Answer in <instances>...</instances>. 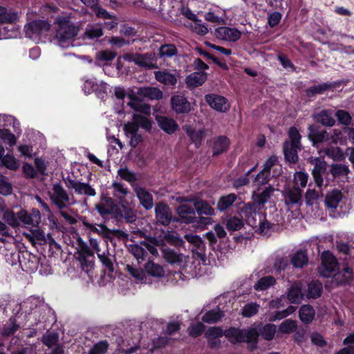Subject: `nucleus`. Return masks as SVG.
Segmentation results:
<instances>
[{
  "instance_id": "nucleus-1",
  "label": "nucleus",
  "mask_w": 354,
  "mask_h": 354,
  "mask_svg": "<svg viewBox=\"0 0 354 354\" xmlns=\"http://www.w3.org/2000/svg\"><path fill=\"white\" fill-rule=\"evenodd\" d=\"M225 337L232 344L247 343L248 349L252 352L257 348L259 333L256 328L241 329L231 326L225 330Z\"/></svg>"
},
{
  "instance_id": "nucleus-2",
  "label": "nucleus",
  "mask_w": 354,
  "mask_h": 354,
  "mask_svg": "<svg viewBox=\"0 0 354 354\" xmlns=\"http://www.w3.org/2000/svg\"><path fill=\"white\" fill-rule=\"evenodd\" d=\"M180 222L185 224H195L203 227L212 223V219L210 217L197 216L196 215L195 207L189 205L182 204L176 208Z\"/></svg>"
},
{
  "instance_id": "nucleus-3",
  "label": "nucleus",
  "mask_w": 354,
  "mask_h": 354,
  "mask_svg": "<svg viewBox=\"0 0 354 354\" xmlns=\"http://www.w3.org/2000/svg\"><path fill=\"white\" fill-rule=\"evenodd\" d=\"M124 59L130 62H133L141 68L146 69L158 68L156 64V57L154 52H148L146 53H127L124 55Z\"/></svg>"
},
{
  "instance_id": "nucleus-4",
  "label": "nucleus",
  "mask_w": 354,
  "mask_h": 354,
  "mask_svg": "<svg viewBox=\"0 0 354 354\" xmlns=\"http://www.w3.org/2000/svg\"><path fill=\"white\" fill-rule=\"evenodd\" d=\"M308 162L313 166L311 174L316 186L322 188L324 185L323 175L326 173L328 164L324 158L311 156Z\"/></svg>"
},
{
  "instance_id": "nucleus-5",
  "label": "nucleus",
  "mask_w": 354,
  "mask_h": 354,
  "mask_svg": "<svg viewBox=\"0 0 354 354\" xmlns=\"http://www.w3.org/2000/svg\"><path fill=\"white\" fill-rule=\"evenodd\" d=\"M75 257L80 264L82 271L87 274L94 268V252L86 244L80 245V250L75 253Z\"/></svg>"
},
{
  "instance_id": "nucleus-6",
  "label": "nucleus",
  "mask_w": 354,
  "mask_h": 354,
  "mask_svg": "<svg viewBox=\"0 0 354 354\" xmlns=\"http://www.w3.org/2000/svg\"><path fill=\"white\" fill-rule=\"evenodd\" d=\"M77 32L78 29L70 21L66 20L59 21L55 37L61 45H63L75 37Z\"/></svg>"
},
{
  "instance_id": "nucleus-7",
  "label": "nucleus",
  "mask_w": 354,
  "mask_h": 354,
  "mask_svg": "<svg viewBox=\"0 0 354 354\" xmlns=\"http://www.w3.org/2000/svg\"><path fill=\"white\" fill-rule=\"evenodd\" d=\"M52 189L53 193L50 197L52 203L56 205L59 210L66 208L70 201V197L66 191L60 183L54 184Z\"/></svg>"
},
{
  "instance_id": "nucleus-8",
  "label": "nucleus",
  "mask_w": 354,
  "mask_h": 354,
  "mask_svg": "<svg viewBox=\"0 0 354 354\" xmlns=\"http://www.w3.org/2000/svg\"><path fill=\"white\" fill-rule=\"evenodd\" d=\"M118 206L115 210L117 218L124 219L127 223H132L136 220V215L126 198H120Z\"/></svg>"
},
{
  "instance_id": "nucleus-9",
  "label": "nucleus",
  "mask_w": 354,
  "mask_h": 354,
  "mask_svg": "<svg viewBox=\"0 0 354 354\" xmlns=\"http://www.w3.org/2000/svg\"><path fill=\"white\" fill-rule=\"evenodd\" d=\"M205 100L211 108L218 112L226 113L230 109V104L227 99L224 96L215 93H209L205 95Z\"/></svg>"
},
{
  "instance_id": "nucleus-10",
  "label": "nucleus",
  "mask_w": 354,
  "mask_h": 354,
  "mask_svg": "<svg viewBox=\"0 0 354 354\" xmlns=\"http://www.w3.org/2000/svg\"><path fill=\"white\" fill-rule=\"evenodd\" d=\"M171 109L178 114L189 113L192 105L184 95H173L170 99Z\"/></svg>"
},
{
  "instance_id": "nucleus-11",
  "label": "nucleus",
  "mask_w": 354,
  "mask_h": 354,
  "mask_svg": "<svg viewBox=\"0 0 354 354\" xmlns=\"http://www.w3.org/2000/svg\"><path fill=\"white\" fill-rule=\"evenodd\" d=\"M308 137L312 142L313 146H318L329 140V135L326 130H322L318 126L311 124L308 127Z\"/></svg>"
},
{
  "instance_id": "nucleus-12",
  "label": "nucleus",
  "mask_w": 354,
  "mask_h": 354,
  "mask_svg": "<svg viewBox=\"0 0 354 354\" xmlns=\"http://www.w3.org/2000/svg\"><path fill=\"white\" fill-rule=\"evenodd\" d=\"M155 216L158 222L164 226H167L171 221V212L166 203L159 202L155 207Z\"/></svg>"
},
{
  "instance_id": "nucleus-13",
  "label": "nucleus",
  "mask_w": 354,
  "mask_h": 354,
  "mask_svg": "<svg viewBox=\"0 0 354 354\" xmlns=\"http://www.w3.org/2000/svg\"><path fill=\"white\" fill-rule=\"evenodd\" d=\"M215 32L218 39L234 42L238 41L242 35L237 28L227 26L218 27L216 28Z\"/></svg>"
},
{
  "instance_id": "nucleus-14",
  "label": "nucleus",
  "mask_w": 354,
  "mask_h": 354,
  "mask_svg": "<svg viewBox=\"0 0 354 354\" xmlns=\"http://www.w3.org/2000/svg\"><path fill=\"white\" fill-rule=\"evenodd\" d=\"M183 129L192 143L194 145L196 149L200 148L205 136V129H196V127L190 124H185Z\"/></svg>"
},
{
  "instance_id": "nucleus-15",
  "label": "nucleus",
  "mask_w": 354,
  "mask_h": 354,
  "mask_svg": "<svg viewBox=\"0 0 354 354\" xmlns=\"http://www.w3.org/2000/svg\"><path fill=\"white\" fill-rule=\"evenodd\" d=\"M49 29V23L42 19L33 20L25 26L26 34L30 37L41 35L43 32L48 31Z\"/></svg>"
},
{
  "instance_id": "nucleus-16",
  "label": "nucleus",
  "mask_w": 354,
  "mask_h": 354,
  "mask_svg": "<svg viewBox=\"0 0 354 354\" xmlns=\"http://www.w3.org/2000/svg\"><path fill=\"white\" fill-rule=\"evenodd\" d=\"M156 120L159 128L169 135L174 134L179 128L177 122L167 116L157 115Z\"/></svg>"
},
{
  "instance_id": "nucleus-17",
  "label": "nucleus",
  "mask_w": 354,
  "mask_h": 354,
  "mask_svg": "<svg viewBox=\"0 0 354 354\" xmlns=\"http://www.w3.org/2000/svg\"><path fill=\"white\" fill-rule=\"evenodd\" d=\"M182 201L185 202L192 201L195 207L196 213L198 215V216L205 215L208 217L209 216H214L215 214L214 209L212 208L206 201L196 198L187 199L185 198H183Z\"/></svg>"
},
{
  "instance_id": "nucleus-18",
  "label": "nucleus",
  "mask_w": 354,
  "mask_h": 354,
  "mask_svg": "<svg viewBox=\"0 0 354 354\" xmlns=\"http://www.w3.org/2000/svg\"><path fill=\"white\" fill-rule=\"evenodd\" d=\"M230 145V139L225 136H216L213 139L212 156H218L227 151Z\"/></svg>"
},
{
  "instance_id": "nucleus-19",
  "label": "nucleus",
  "mask_w": 354,
  "mask_h": 354,
  "mask_svg": "<svg viewBox=\"0 0 354 354\" xmlns=\"http://www.w3.org/2000/svg\"><path fill=\"white\" fill-rule=\"evenodd\" d=\"M339 84V83L337 82H325L321 84L310 86L306 88L304 92L306 97L311 98L317 95H322L328 91L333 90Z\"/></svg>"
},
{
  "instance_id": "nucleus-20",
  "label": "nucleus",
  "mask_w": 354,
  "mask_h": 354,
  "mask_svg": "<svg viewBox=\"0 0 354 354\" xmlns=\"http://www.w3.org/2000/svg\"><path fill=\"white\" fill-rule=\"evenodd\" d=\"M304 296L302 292V285L299 281H295L288 289L287 299L291 304H299Z\"/></svg>"
},
{
  "instance_id": "nucleus-21",
  "label": "nucleus",
  "mask_w": 354,
  "mask_h": 354,
  "mask_svg": "<svg viewBox=\"0 0 354 354\" xmlns=\"http://www.w3.org/2000/svg\"><path fill=\"white\" fill-rule=\"evenodd\" d=\"M135 192L143 208L146 210L152 209L153 206V198L151 193L142 187H136L135 189Z\"/></svg>"
},
{
  "instance_id": "nucleus-22",
  "label": "nucleus",
  "mask_w": 354,
  "mask_h": 354,
  "mask_svg": "<svg viewBox=\"0 0 354 354\" xmlns=\"http://www.w3.org/2000/svg\"><path fill=\"white\" fill-rule=\"evenodd\" d=\"M301 147L293 146L289 145V141H285L283 145V152L284 158L290 165H295L299 160L297 150H300Z\"/></svg>"
},
{
  "instance_id": "nucleus-23",
  "label": "nucleus",
  "mask_w": 354,
  "mask_h": 354,
  "mask_svg": "<svg viewBox=\"0 0 354 354\" xmlns=\"http://www.w3.org/2000/svg\"><path fill=\"white\" fill-rule=\"evenodd\" d=\"M207 78L205 71H195L186 77L185 83L188 88H196L203 85Z\"/></svg>"
},
{
  "instance_id": "nucleus-24",
  "label": "nucleus",
  "mask_w": 354,
  "mask_h": 354,
  "mask_svg": "<svg viewBox=\"0 0 354 354\" xmlns=\"http://www.w3.org/2000/svg\"><path fill=\"white\" fill-rule=\"evenodd\" d=\"M274 192V188L271 185L266 187L261 193H257L254 192L252 193L253 201L259 207L264 206V205L271 198L272 195Z\"/></svg>"
},
{
  "instance_id": "nucleus-25",
  "label": "nucleus",
  "mask_w": 354,
  "mask_h": 354,
  "mask_svg": "<svg viewBox=\"0 0 354 354\" xmlns=\"http://www.w3.org/2000/svg\"><path fill=\"white\" fill-rule=\"evenodd\" d=\"M137 94L151 100H161L163 97L162 91H160L157 87L151 86H143L138 88Z\"/></svg>"
},
{
  "instance_id": "nucleus-26",
  "label": "nucleus",
  "mask_w": 354,
  "mask_h": 354,
  "mask_svg": "<svg viewBox=\"0 0 354 354\" xmlns=\"http://www.w3.org/2000/svg\"><path fill=\"white\" fill-rule=\"evenodd\" d=\"M145 239L146 241H140V244L145 247L147 252H149L153 256L157 255L158 253L155 246L163 245L164 240L151 236H145Z\"/></svg>"
},
{
  "instance_id": "nucleus-27",
  "label": "nucleus",
  "mask_w": 354,
  "mask_h": 354,
  "mask_svg": "<svg viewBox=\"0 0 354 354\" xmlns=\"http://www.w3.org/2000/svg\"><path fill=\"white\" fill-rule=\"evenodd\" d=\"M323 285L319 280H313L308 283V288L305 296L307 299H317L322 296Z\"/></svg>"
},
{
  "instance_id": "nucleus-28",
  "label": "nucleus",
  "mask_w": 354,
  "mask_h": 354,
  "mask_svg": "<svg viewBox=\"0 0 354 354\" xmlns=\"http://www.w3.org/2000/svg\"><path fill=\"white\" fill-rule=\"evenodd\" d=\"M343 197L342 193L337 189L328 193L325 197V205L328 208L336 209Z\"/></svg>"
},
{
  "instance_id": "nucleus-29",
  "label": "nucleus",
  "mask_w": 354,
  "mask_h": 354,
  "mask_svg": "<svg viewBox=\"0 0 354 354\" xmlns=\"http://www.w3.org/2000/svg\"><path fill=\"white\" fill-rule=\"evenodd\" d=\"M315 120L317 122L321 123L323 126L326 127H333L335 123L333 113L329 109L322 110L315 115Z\"/></svg>"
},
{
  "instance_id": "nucleus-30",
  "label": "nucleus",
  "mask_w": 354,
  "mask_h": 354,
  "mask_svg": "<svg viewBox=\"0 0 354 354\" xmlns=\"http://www.w3.org/2000/svg\"><path fill=\"white\" fill-rule=\"evenodd\" d=\"M237 200V196L234 193H230L221 196L217 202L216 209L222 212L228 209Z\"/></svg>"
},
{
  "instance_id": "nucleus-31",
  "label": "nucleus",
  "mask_w": 354,
  "mask_h": 354,
  "mask_svg": "<svg viewBox=\"0 0 354 354\" xmlns=\"http://www.w3.org/2000/svg\"><path fill=\"white\" fill-rule=\"evenodd\" d=\"M299 315L301 322L308 324L314 319L315 310L310 304L302 305L299 309Z\"/></svg>"
},
{
  "instance_id": "nucleus-32",
  "label": "nucleus",
  "mask_w": 354,
  "mask_h": 354,
  "mask_svg": "<svg viewBox=\"0 0 354 354\" xmlns=\"http://www.w3.org/2000/svg\"><path fill=\"white\" fill-rule=\"evenodd\" d=\"M156 80L167 86H175L177 83L176 75L167 71H156L155 73Z\"/></svg>"
},
{
  "instance_id": "nucleus-33",
  "label": "nucleus",
  "mask_w": 354,
  "mask_h": 354,
  "mask_svg": "<svg viewBox=\"0 0 354 354\" xmlns=\"http://www.w3.org/2000/svg\"><path fill=\"white\" fill-rule=\"evenodd\" d=\"M224 316V313L219 308L207 311L202 317V321L207 324L218 322Z\"/></svg>"
},
{
  "instance_id": "nucleus-34",
  "label": "nucleus",
  "mask_w": 354,
  "mask_h": 354,
  "mask_svg": "<svg viewBox=\"0 0 354 354\" xmlns=\"http://www.w3.org/2000/svg\"><path fill=\"white\" fill-rule=\"evenodd\" d=\"M276 279L271 275L260 278L254 285V289L257 291L266 290L276 284Z\"/></svg>"
},
{
  "instance_id": "nucleus-35",
  "label": "nucleus",
  "mask_w": 354,
  "mask_h": 354,
  "mask_svg": "<svg viewBox=\"0 0 354 354\" xmlns=\"http://www.w3.org/2000/svg\"><path fill=\"white\" fill-rule=\"evenodd\" d=\"M290 262L295 268H303L308 262V257L304 250L297 251L291 257Z\"/></svg>"
},
{
  "instance_id": "nucleus-36",
  "label": "nucleus",
  "mask_w": 354,
  "mask_h": 354,
  "mask_svg": "<svg viewBox=\"0 0 354 354\" xmlns=\"http://www.w3.org/2000/svg\"><path fill=\"white\" fill-rule=\"evenodd\" d=\"M256 328L259 333V336L261 335L262 338L267 341L273 339L277 330V327L273 324H266L263 326L259 325Z\"/></svg>"
},
{
  "instance_id": "nucleus-37",
  "label": "nucleus",
  "mask_w": 354,
  "mask_h": 354,
  "mask_svg": "<svg viewBox=\"0 0 354 354\" xmlns=\"http://www.w3.org/2000/svg\"><path fill=\"white\" fill-rule=\"evenodd\" d=\"M178 54V49L174 44L161 45L158 49V57L163 59L171 58Z\"/></svg>"
},
{
  "instance_id": "nucleus-38",
  "label": "nucleus",
  "mask_w": 354,
  "mask_h": 354,
  "mask_svg": "<svg viewBox=\"0 0 354 354\" xmlns=\"http://www.w3.org/2000/svg\"><path fill=\"white\" fill-rule=\"evenodd\" d=\"M225 226L228 231H238L244 226V221L238 216H229L227 217Z\"/></svg>"
},
{
  "instance_id": "nucleus-39",
  "label": "nucleus",
  "mask_w": 354,
  "mask_h": 354,
  "mask_svg": "<svg viewBox=\"0 0 354 354\" xmlns=\"http://www.w3.org/2000/svg\"><path fill=\"white\" fill-rule=\"evenodd\" d=\"M330 172L333 178H341L348 176L350 173L348 166L341 163H333L330 166Z\"/></svg>"
},
{
  "instance_id": "nucleus-40",
  "label": "nucleus",
  "mask_w": 354,
  "mask_h": 354,
  "mask_svg": "<svg viewBox=\"0 0 354 354\" xmlns=\"http://www.w3.org/2000/svg\"><path fill=\"white\" fill-rule=\"evenodd\" d=\"M162 256L165 260L170 264L181 263L183 261L182 254L170 248L163 249Z\"/></svg>"
},
{
  "instance_id": "nucleus-41",
  "label": "nucleus",
  "mask_w": 354,
  "mask_h": 354,
  "mask_svg": "<svg viewBox=\"0 0 354 354\" xmlns=\"http://www.w3.org/2000/svg\"><path fill=\"white\" fill-rule=\"evenodd\" d=\"M302 192L298 187L289 189L286 194V203L287 205H295L301 199Z\"/></svg>"
},
{
  "instance_id": "nucleus-42",
  "label": "nucleus",
  "mask_w": 354,
  "mask_h": 354,
  "mask_svg": "<svg viewBox=\"0 0 354 354\" xmlns=\"http://www.w3.org/2000/svg\"><path fill=\"white\" fill-rule=\"evenodd\" d=\"M17 315L12 316L9 319L10 324L4 325L1 330V335L3 337H8L15 333L19 328V325L17 323Z\"/></svg>"
},
{
  "instance_id": "nucleus-43",
  "label": "nucleus",
  "mask_w": 354,
  "mask_h": 354,
  "mask_svg": "<svg viewBox=\"0 0 354 354\" xmlns=\"http://www.w3.org/2000/svg\"><path fill=\"white\" fill-rule=\"evenodd\" d=\"M3 212L2 218L6 223L12 228H17L19 226L17 213L15 214L14 211L10 209H4Z\"/></svg>"
},
{
  "instance_id": "nucleus-44",
  "label": "nucleus",
  "mask_w": 354,
  "mask_h": 354,
  "mask_svg": "<svg viewBox=\"0 0 354 354\" xmlns=\"http://www.w3.org/2000/svg\"><path fill=\"white\" fill-rule=\"evenodd\" d=\"M74 190L78 194H85L89 196H94L96 194L93 189L88 183L77 181Z\"/></svg>"
},
{
  "instance_id": "nucleus-45",
  "label": "nucleus",
  "mask_w": 354,
  "mask_h": 354,
  "mask_svg": "<svg viewBox=\"0 0 354 354\" xmlns=\"http://www.w3.org/2000/svg\"><path fill=\"white\" fill-rule=\"evenodd\" d=\"M145 269L147 274L152 277H161L164 274L162 268L151 261H149L146 263Z\"/></svg>"
},
{
  "instance_id": "nucleus-46",
  "label": "nucleus",
  "mask_w": 354,
  "mask_h": 354,
  "mask_svg": "<svg viewBox=\"0 0 354 354\" xmlns=\"http://www.w3.org/2000/svg\"><path fill=\"white\" fill-rule=\"evenodd\" d=\"M257 205L254 202L248 203L241 209L240 216L245 220L251 215L257 216Z\"/></svg>"
},
{
  "instance_id": "nucleus-47",
  "label": "nucleus",
  "mask_w": 354,
  "mask_h": 354,
  "mask_svg": "<svg viewBox=\"0 0 354 354\" xmlns=\"http://www.w3.org/2000/svg\"><path fill=\"white\" fill-rule=\"evenodd\" d=\"M129 250L138 260H145L148 254L147 250L142 245L131 244L129 246Z\"/></svg>"
},
{
  "instance_id": "nucleus-48",
  "label": "nucleus",
  "mask_w": 354,
  "mask_h": 354,
  "mask_svg": "<svg viewBox=\"0 0 354 354\" xmlns=\"http://www.w3.org/2000/svg\"><path fill=\"white\" fill-rule=\"evenodd\" d=\"M112 187L113 188V196L120 201V198H126V196L129 193L128 188L125 187L121 183L113 182L112 183Z\"/></svg>"
},
{
  "instance_id": "nucleus-49",
  "label": "nucleus",
  "mask_w": 354,
  "mask_h": 354,
  "mask_svg": "<svg viewBox=\"0 0 354 354\" xmlns=\"http://www.w3.org/2000/svg\"><path fill=\"white\" fill-rule=\"evenodd\" d=\"M132 118L138 125V128L141 127L147 131H150L151 129V121L148 118L140 114H133Z\"/></svg>"
},
{
  "instance_id": "nucleus-50",
  "label": "nucleus",
  "mask_w": 354,
  "mask_h": 354,
  "mask_svg": "<svg viewBox=\"0 0 354 354\" xmlns=\"http://www.w3.org/2000/svg\"><path fill=\"white\" fill-rule=\"evenodd\" d=\"M0 164L13 171L17 170L19 167L18 160L12 155L9 154L4 156Z\"/></svg>"
},
{
  "instance_id": "nucleus-51",
  "label": "nucleus",
  "mask_w": 354,
  "mask_h": 354,
  "mask_svg": "<svg viewBox=\"0 0 354 354\" xmlns=\"http://www.w3.org/2000/svg\"><path fill=\"white\" fill-rule=\"evenodd\" d=\"M223 335L225 336V330H223L220 326L209 327L205 333L206 339H218Z\"/></svg>"
},
{
  "instance_id": "nucleus-52",
  "label": "nucleus",
  "mask_w": 354,
  "mask_h": 354,
  "mask_svg": "<svg viewBox=\"0 0 354 354\" xmlns=\"http://www.w3.org/2000/svg\"><path fill=\"white\" fill-rule=\"evenodd\" d=\"M118 175L121 178V179L130 183H134L137 180L136 174L130 171L127 167L120 168L118 170Z\"/></svg>"
},
{
  "instance_id": "nucleus-53",
  "label": "nucleus",
  "mask_w": 354,
  "mask_h": 354,
  "mask_svg": "<svg viewBox=\"0 0 354 354\" xmlns=\"http://www.w3.org/2000/svg\"><path fill=\"white\" fill-rule=\"evenodd\" d=\"M288 136L290 139V141L289 142L290 145L301 147V136L295 127H290L288 130Z\"/></svg>"
},
{
  "instance_id": "nucleus-54",
  "label": "nucleus",
  "mask_w": 354,
  "mask_h": 354,
  "mask_svg": "<svg viewBox=\"0 0 354 354\" xmlns=\"http://www.w3.org/2000/svg\"><path fill=\"white\" fill-rule=\"evenodd\" d=\"M98 258L102 264L104 270L108 271V274H112L114 271V266L112 259L109 256L103 254H98Z\"/></svg>"
},
{
  "instance_id": "nucleus-55",
  "label": "nucleus",
  "mask_w": 354,
  "mask_h": 354,
  "mask_svg": "<svg viewBox=\"0 0 354 354\" xmlns=\"http://www.w3.org/2000/svg\"><path fill=\"white\" fill-rule=\"evenodd\" d=\"M165 240L170 245L176 247L183 246L185 242L177 234L167 232L164 236Z\"/></svg>"
},
{
  "instance_id": "nucleus-56",
  "label": "nucleus",
  "mask_w": 354,
  "mask_h": 354,
  "mask_svg": "<svg viewBox=\"0 0 354 354\" xmlns=\"http://www.w3.org/2000/svg\"><path fill=\"white\" fill-rule=\"evenodd\" d=\"M297 322L292 319H286L283 321L279 326V330L280 332L289 334L293 332L297 328Z\"/></svg>"
},
{
  "instance_id": "nucleus-57",
  "label": "nucleus",
  "mask_w": 354,
  "mask_h": 354,
  "mask_svg": "<svg viewBox=\"0 0 354 354\" xmlns=\"http://www.w3.org/2000/svg\"><path fill=\"white\" fill-rule=\"evenodd\" d=\"M337 260L328 261L326 264H322V270L321 274L324 277H330L333 274L337 267Z\"/></svg>"
},
{
  "instance_id": "nucleus-58",
  "label": "nucleus",
  "mask_w": 354,
  "mask_h": 354,
  "mask_svg": "<svg viewBox=\"0 0 354 354\" xmlns=\"http://www.w3.org/2000/svg\"><path fill=\"white\" fill-rule=\"evenodd\" d=\"M0 138L2 139L4 142H7L10 147L16 144V137L9 129H0Z\"/></svg>"
},
{
  "instance_id": "nucleus-59",
  "label": "nucleus",
  "mask_w": 354,
  "mask_h": 354,
  "mask_svg": "<svg viewBox=\"0 0 354 354\" xmlns=\"http://www.w3.org/2000/svg\"><path fill=\"white\" fill-rule=\"evenodd\" d=\"M259 308V305L256 303H249L245 305L242 310V315L245 317H251L256 315Z\"/></svg>"
},
{
  "instance_id": "nucleus-60",
  "label": "nucleus",
  "mask_w": 354,
  "mask_h": 354,
  "mask_svg": "<svg viewBox=\"0 0 354 354\" xmlns=\"http://www.w3.org/2000/svg\"><path fill=\"white\" fill-rule=\"evenodd\" d=\"M109 348V343L106 340L100 341L94 344L88 354H105Z\"/></svg>"
},
{
  "instance_id": "nucleus-61",
  "label": "nucleus",
  "mask_w": 354,
  "mask_h": 354,
  "mask_svg": "<svg viewBox=\"0 0 354 354\" xmlns=\"http://www.w3.org/2000/svg\"><path fill=\"white\" fill-rule=\"evenodd\" d=\"M205 330V326L201 322H197L189 328V335L192 337L196 338L201 336Z\"/></svg>"
},
{
  "instance_id": "nucleus-62",
  "label": "nucleus",
  "mask_w": 354,
  "mask_h": 354,
  "mask_svg": "<svg viewBox=\"0 0 354 354\" xmlns=\"http://www.w3.org/2000/svg\"><path fill=\"white\" fill-rule=\"evenodd\" d=\"M277 162L278 157L276 155L270 156L264 162L263 169L259 172V177L263 175V173L270 174L272 167L277 165Z\"/></svg>"
},
{
  "instance_id": "nucleus-63",
  "label": "nucleus",
  "mask_w": 354,
  "mask_h": 354,
  "mask_svg": "<svg viewBox=\"0 0 354 354\" xmlns=\"http://www.w3.org/2000/svg\"><path fill=\"white\" fill-rule=\"evenodd\" d=\"M338 122L344 125H349L351 123L352 118L350 113L344 110H338L335 113Z\"/></svg>"
},
{
  "instance_id": "nucleus-64",
  "label": "nucleus",
  "mask_w": 354,
  "mask_h": 354,
  "mask_svg": "<svg viewBox=\"0 0 354 354\" xmlns=\"http://www.w3.org/2000/svg\"><path fill=\"white\" fill-rule=\"evenodd\" d=\"M18 19L17 13L14 12H4L0 13L1 24H13Z\"/></svg>"
}]
</instances>
